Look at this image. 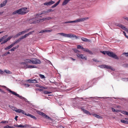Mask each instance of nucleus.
Listing matches in <instances>:
<instances>
[{"label": "nucleus", "instance_id": "nucleus-23", "mask_svg": "<svg viewBox=\"0 0 128 128\" xmlns=\"http://www.w3.org/2000/svg\"><path fill=\"white\" fill-rule=\"evenodd\" d=\"M70 0H64L62 3V5L64 6L66 5Z\"/></svg>", "mask_w": 128, "mask_h": 128}, {"label": "nucleus", "instance_id": "nucleus-12", "mask_svg": "<svg viewBox=\"0 0 128 128\" xmlns=\"http://www.w3.org/2000/svg\"><path fill=\"white\" fill-rule=\"evenodd\" d=\"M29 59H26L24 60V62H20V64L24 65L25 64L26 65L28 63H29V61L28 60Z\"/></svg>", "mask_w": 128, "mask_h": 128}, {"label": "nucleus", "instance_id": "nucleus-39", "mask_svg": "<svg viewBox=\"0 0 128 128\" xmlns=\"http://www.w3.org/2000/svg\"><path fill=\"white\" fill-rule=\"evenodd\" d=\"M20 35H21V34H20V32H19L16 35H15L14 36V38H16L18 37L19 36H20Z\"/></svg>", "mask_w": 128, "mask_h": 128}, {"label": "nucleus", "instance_id": "nucleus-36", "mask_svg": "<svg viewBox=\"0 0 128 128\" xmlns=\"http://www.w3.org/2000/svg\"><path fill=\"white\" fill-rule=\"evenodd\" d=\"M23 85L25 88H28L30 86V85L28 84H23Z\"/></svg>", "mask_w": 128, "mask_h": 128}, {"label": "nucleus", "instance_id": "nucleus-28", "mask_svg": "<svg viewBox=\"0 0 128 128\" xmlns=\"http://www.w3.org/2000/svg\"><path fill=\"white\" fill-rule=\"evenodd\" d=\"M121 122L122 123L126 124H128V121L125 120H120Z\"/></svg>", "mask_w": 128, "mask_h": 128}, {"label": "nucleus", "instance_id": "nucleus-47", "mask_svg": "<svg viewBox=\"0 0 128 128\" xmlns=\"http://www.w3.org/2000/svg\"><path fill=\"white\" fill-rule=\"evenodd\" d=\"M21 40V39L20 38H19L16 41L17 43H18Z\"/></svg>", "mask_w": 128, "mask_h": 128}, {"label": "nucleus", "instance_id": "nucleus-50", "mask_svg": "<svg viewBox=\"0 0 128 128\" xmlns=\"http://www.w3.org/2000/svg\"><path fill=\"white\" fill-rule=\"evenodd\" d=\"M25 115L26 116H29L30 117L32 116V115L31 114H27L26 113V114H25Z\"/></svg>", "mask_w": 128, "mask_h": 128}, {"label": "nucleus", "instance_id": "nucleus-52", "mask_svg": "<svg viewBox=\"0 0 128 128\" xmlns=\"http://www.w3.org/2000/svg\"><path fill=\"white\" fill-rule=\"evenodd\" d=\"M12 36H9L7 38V39L8 41V40H10L12 38Z\"/></svg>", "mask_w": 128, "mask_h": 128}, {"label": "nucleus", "instance_id": "nucleus-41", "mask_svg": "<svg viewBox=\"0 0 128 128\" xmlns=\"http://www.w3.org/2000/svg\"><path fill=\"white\" fill-rule=\"evenodd\" d=\"M4 128H15L14 127H13L10 126H5L4 127Z\"/></svg>", "mask_w": 128, "mask_h": 128}, {"label": "nucleus", "instance_id": "nucleus-63", "mask_svg": "<svg viewBox=\"0 0 128 128\" xmlns=\"http://www.w3.org/2000/svg\"><path fill=\"white\" fill-rule=\"evenodd\" d=\"M18 116H16L15 117L14 119L15 120H17V118H18Z\"/></svg>", "mask_w": 128, "mask_h": 128}, {"label": "nucleus", "instance_id": "nucleus-2", "mask_svg": "<svg viewBox=\"0 0 128 128\" xmlns=\"http://www.w3.org/2000/svg\"><path fill=\"white\" fill-rule=\"evenodd\" d=\"M103 54H107L109 56L114 58L116 60H118L119 58L118 56L112 52L109 51H103L102 52Z\"/></svg>", "mask_w": 128, "mask_h": 128}, {"label": "nucleus", "instance_id": "nucleus-1", "mask_svg": "<svg viewBox=\"0 0 128 128\" xmlns=\"http://www.w3.org/2000/svg\"><path fill=\"white\" fill-rule=\"evenodd\" d=\"M27 8L24 7L21 8L17 10L14 12L12 13L13 15L16 14H19L23 15L26 14L28 12V11L26 10Z\"/></svg>", "mask_w": 128, "mask_h": 128}, {"label": "nucleus", "instance_id": "nucleus-27", "mask_svg": "<svg viewBox=\"0 0 128 128\" xmlns=\"http://www.w3.org/2000/svg\"><path fill=\"white\" fill-rule=\"evenodd\" d=\"M93 116H94L95 117L98 118L102 119V117L101 116H100L99 115H97L96 114H92Z\"/></svg>", "mask_w": 128, "mask_h": 128}, {"label": "nucleus", "instance_id": "nucleus-10", "mask_svg": "<svg viewBox=\"0 0 128 128\" xmlns=\"http://www.w3.org/2000/svg\"><path fill=\"white\" fill-rule=\"evenodd\" d=\"M55 2L54 1L51 0L49 2H46L44 3V4L45 6H48L54 4Z\"/></svg>", "mask_w": 128, "mask_h": 128}, {"label": "nucleus", "instance_id": "nucleus-29", "mask_svg": "<svg viewBox=\"0 0 128 128\" xmlns=\"http://www.w3.org/2000/svg\"><path fill=\"white\" fill-rule=\"evenodd\" d=\"M58 34H59L64 37H66L67 34H65L63 32H61L58 33Z\"/></svg>", "mask_w": 128, "mask_h": 128}, {"label": "nucleus", "instance_id": "nucleus-16", "mask_svg": "<svg viewBox=\"0 0 128 128\" xmlns=\"http://www.w3.org/2000/svg\"><path fill=\"white\" fill-rule=\"evenodd\" d=\"M37 67L34 65H28V64L26 65V68H37Z\"/></svg>", "mask_w": 128, "mask_h": 128}, {"label": "nucleus", "instance_id": "nucleus-4", "mask_svg": "<svg viewBox=\"0 0 128 128\" xmlns=\"http://www.w3.org/2000/svg\"><path fill=\"white\" fill-rule=\"evenodd\" d=\"M36 14L34 15V16L33 18L30 19L28 22L29 23L31 24H35L38 23H39L40 22V20H36L37 19V17Z\"/></svg>", "mask_w": 128, "mask_h": 128}, {"label": "nucleus", "instance_id": "nucleus-37", "mask_svg": "<svg viewBox=\"0 0 128 128\" xmlns=\"http://www.w3.org/2000/svg\"><path fill=\"white\" fill-rule=\"evenodd\" d=\"M77 48L78 49L81 48L83 50L84 48H83L82 46H81L80 45H78L77 46Z\"/></svg>", "mask_w": 128, "mask_h": 128}, {"label": "nucleus", "instance_id": "nucleus-61", "mask_svg": "<svg viewBox=\"0 0 128 128\" xmlns=\"http://www.w3.org/2000/svg\"><path fill=\"white\" fill-rule=\"evenodd\" d=\"M93 60L94 61H95V62H99L97 60H96V59L95 58H93Z\"/></svg>", "mask_w": 128, "mask_h": 128}, {"label": "nucleus", "instance_id": "nucleus-55", "mask_svg": "<svg viewBox=\"0 0 128 128\" xmlns=\"http://www.w3.org/2000/svg\"><path fill=\"white\" fill-rule=\"evenodd\" d=\"M24 38H25L24 37V36H22L21 38H20L21 39V40Z\"/></svg>", "mask_w": 128, "mask_h": 128}, {"label": "nucleus", "instance_id": "nucleus-38", "mask_svg": "<svg viewBox=\"0 0 128 128\" xmlns=\"http://www.w3.org/2000/svg\"><path fill=\"white\" fill-rule=\"evenodd\" d=\"M106 64H103L99 66V67L101 68H105Z\"/></svg>", "mask_w": 128, "mask_h": 128}, {"label": "nucleus", "instance_id": "nucleus-56", "mask_svg": "<svg viewBox=\"0 0 128 128\" xmlns=\"http://www.w3.org/2000/svg\"><path fill=\"white\" fill-rule=\"evenodd\" d=\"M123 18L125 19L126 20H127L128 21V18L126 17H123Z\"/></svg>", "mask_w": 128, "mask_h": 128}, {"label": "nucleus", "instance_id": "nucleus-8", "mask_svg": "<svg viewBox=\"0 0 128 128\" xmlns=\"http://www.w3.org/2000/svg\"><path fill=\"white\" fill-rule=\"evenodd\" d=\"M53 11L54 10L52 9H49L42 11L41 13H40L39 14H36V16H39L42 14H47L49 13L50 12H53Z\"/></svg>", "mask_w": 128, "mask_h": 128}, {"label": "nucleus", "instance_id": "nucleus-7", "mask_svg": "<svg viewBox=\"0 0 128 128\" xmlns=\"http://www.w3.org/2000/svg\"><path fill=\"white\" fill-rule=\"evenodd\" d=\"M36 112L38 114L41 116H42L43 117L46 118V119L51 120H52V119L50 117L48 116L42 112H41L39 111H38L37 110Z\"/></svg>", "mask_w": 128, "mask_h": 128}, {"label": "nucleus", "instance_id": "nucleus-32", "mask_svg": "<svg viewBox=\"0 0 128 128\" xmlns=\"http://www.w3.org/2000/svg\"><path fill=\"white\" fill-rule=\"evenodd\" d=\"M4 72L7 74H11L12 72L9 70H4Z\"/></svg>", "mask_w": 128, "mask_h": 128}, {"label": "nucleus", "instance_id": "nucleus-60", "mask_svg": "<svg viewBox=\"0 0 128 128\" xmlns=\"http://www.w3.org/2000/svg\"><path fill=\"white\" fill-rule=\"evenodd\" d=\"M8 40H7V39H6L4 41V43H6V42H7L8 41Z\"/></svg>", "mask_w": 128, "mask_h": 128}, {"label": "nucleus", "instance_id": "nucleus-48", "mask_svg": "<svg viewBox=\"0 0 128 128\" xmlns=\"http://www.w3.org/2000/svg\"><path fill=\"white\" fill-rule=\"evenodd\" d=\"M123 81L126 82L128 81V78H123L122 80Z\"/></svg>", "mask_w": 128, "mask_h": 128}, {"label": "nucleus", "instance_id": "nucleus-58", "mask_svg": "<svg viewBox=\"0 0 128 128\" xmlns=\"http://www.w3.org/2000/svg\"><path fill=\"white\" fill-rule=\"evenodd\" d=\"M28 36V34H26L24 36L25 38L27 37Z\"/></svg>", "mask_w": 128, "mask_h": 128}, {"label": "nucleus", "instance_id": "nucleus-30", "mask_svg": "<svg viewBox=\"0 0 128 128\" xmlns=\"http://www.w3.org/2000/svg\"><path fill=\"white\" fill-rule=\"evenodd\" d=\"M8 36L7 35H5L4 36H3L0 39V40L1 41V42L3 40H4V39L6 38V37H7Z\"/></svg>", "mask_w": 128, "mask_h": 128}, {"label": "nucleus", "instance_id": "nucleus-19", "mask_svg": "<svg viewBox=\"0 0 128 128\" xmlns=\"http://www.w3.org/2000/svg\"><path fill=\"white\" fill-rule=\"evenodd\" d=\"M52 18L51 17H48L46 18H43L42 19H40V22H42L46 20H48L52 19Z\"/></svg>", "mask_w": 128, "mask_h": 128}, {"label": "nucleus", "instance_id": "nucleus-43", "mask_svg": "<svg viewBox=\"0 0 128 128\" xmlns=\"http://www.w3.org/2000/svg\"><path fill=\"white\" fill-rule=\"evenodd\" d=\"M40 77L42 78H45L44 76L42 74H40Z\"/></svg>", "mask_w": 128, "mask_h": 128}, {"label": "nucleus", "instance_id": "nucleus-34", "mask_svg": "<svg viewBox=\"0 0 128 128\" xmlns=\"http://www.w3.org/2000/svg\"><path fill=\"white\" fill-rule=\"evenodd\" d=\"M59 4L57 2L54 5L52 6L51 7V8H53L56 7L57 6L58 4Z\"/></svg>", "mask_w": 128, "mask_h": 128}, {"label": "nucleus", "instance_id": "nucleus-53", "mask_svg": "<svg viewBox=\"0 0 128 128\" xmlns=\"http://www.w3.org/2000/svg\"><path fill=\"white\" fill-rule=\"evenodd\" d=\"M112 110L113 112H116V110L114 109V108H112Z\"/></svg>", "mask_w": 128, "mask_h": 128}, {"label": "nucleus", "instance_id": "nucleus-54", "mask_svg": "<svg viewBox=\"0 0 128 128\" xmlns=\"http://www.w3.org/2000/svg\"><path fill=\"white\" fill-rule=\"evenodd\" d=\"M74 51L76 52H79V51L76 49H75L74 50Z\"/></svg>", "mask_w": 128, "mask_h": 128}, {"label": "nucleus", "instance_id": "nucleus-46", "mask_svg": "<svg viewBox=\"0 0 128 128\" xmlns=\"http://www.w3.org/2000/svg\"><path fill=\"white\" fill-rule=\"evenodd\" d=\"M21 34H23L26 32L25 30L20 32Z\"/></svg>", "mask_w": 128, "mask_h": 128}, {"label": "nucleus", "instance_id": "nucleus-45", "mask_svg": "<svg viewBox=\"0 0 128 128\" xmlns=\"http://www.w3.org/2000/svg\"><path fill=\"white\" fill-rule=\"evenodd\" d=\"M34 32V31H32L30 32H29L28 33V35L29 36L30 34H32Z\"/></svg>", "mask_w": 128, "mask_h": 128}, {"label": "nucleus", "instance_id": "nucleus-42", "mask_svg": "<svg viewBox=\"0 0 128 128\" xmlns=\"http://www.w3.org/2000/svg\"><path fill=\"white\" fill-rule=\"evenodd\" d=\"M122 54L125 55V56L126 57H128V52H123Z\"/></svg>", "mask_w": 128, "mask_h": 128}, {"label": "nucleus", "instance_id": "nucleus-9", "mask_svg": "<svg viewBox=\"0 0 128 128\" xmlns=\"http://www.w3.org/2000/svg\"><path fill=\"white\" fill-rule=\"evenodd\" d=\"M77 56L78 57L83 59L84 60H86V57L84 56L83 54H77Z\"/></svg>", "mask_w": 128, "mask_h": 128}, {"label": "nucleus", "instance_id": "nucleus-25", "mask_svg": "<svg viewBox=\"0 0 128 128\" xmlns=\"http://www.w3.org/2000/svg\"><path fill=\"white\" fill-rule=\"evenodd\" d=\"M117 26L121 28L124 30L126 28L125 26H124L123 25L121 24H118L117 25Z\"/></svg>", "mask_w": 128, "mask_h": 128}, {"label": "nucleus", "instance_id": "nucleus-40", "mask_svg": "<svg viewBox=\"0 0 128 128\" xmlns=\"http://www.w3.org/2000/svg\"><path fill=\"white\" fill-rule=\"evenodd\" d=\"M44 93L45 94H48L52 93L51 92H48L47 91H45L44 92Z\"/></svg>", "mask_w": 128, "mask_h": 128}, {"label": "nucleus", "instance_id": "nucleus-15", "mask_svg": "<svg viewBox=\"0 0 128 128\" xmlns=\"http://www.w3.org/2000/svg\"><path fill=\"white\" fill-rule=\"evenodd\" d=\"M52 31V30H46L45 29L43 30H42L41 31L39 32V33H44L45 32H50Z\"/></svg>", "mask_w": 128, "mask_h": 128}, {"label": "nucleus", "instance_id": "nucleus-57", "mask_svg": "<svg viewBox=\"0 0 128 128\" xmlns=\"http://www.w3.org/2000/svg\"><path fill=\"white\" fill-rule=\"evenodd\" d=\"M124 30H125L128 33V28H125Z\"/></svg>", "mask_w": 128, "mask_h": 128}, {"label": "nucleus", "instance_id": "nucleus-17", "mask_svg": "<svg viewBox=\"0 0 128 128\" xmlns=\"http://www.w3.org/2000/svg\"><path fill=\"white\" fill-rule=\"evenodd\" d=\"M7 2V0H6L4 1L2 3L0 4V7L1 8L5 6Z\"/></svg>", "mask_w": 128, "mask_h": 128}, {"label": "nucleus", "instance_id": "nucleus-22", "mask_svg": "<svg viewBox=\"0 0 128 128\" xmlns=\"http://www.w3.org/2000/svg\"><path fill=\"white\" fill-rule=\"evenodd\" d=\"M83 51H86V52H88L89 54H92V52L90 51L89 49L87 48H84L82 50Z\"/></svg>", "mask_w": 128, "mask_h": 128}, {"label": "nucleus", "instance_id": "nucleus-11", "mask_svg": "<svg viewBox=\"0 0 128 128\" xmlns=\"http://www.w3.org/2000/svg\"><path fill=\"white\" fill-rule=\"evenodd\" d=\"M66 37L70 38H75L76 39H77L78 38L77 36L76 35L70 34H67Z\"/></svg>", "mask_w": 128, "mask_h": 128}, {"label": "nucleus", "instance_id": "nucleus-13", "mask_svg": "<svg viewBox=\"0 0 128 128\" xmlns=\"http://www.w3.org/2000/svg\"><path fill=\"white\" fill-rule=\"evenodd\" d=\"M27 81L28 82L30 83H38V82L35 79L32 80V79H30L27 80Z\"/></svg>", "mask_w": 128, "mask_h": 128}, {"label": "nucleus", "instance_id": "nucleus-20", "mask_svg": "<svg viewBox=\"0 0 128 128\" xmlns=\"http://www.w3.org/2000/svg\"><path fill=\"white\" fill-rule=\"evenodd\" d=\"M107 69H110L112 70H114V69L112 68L109 66H108L107 65H106L105 68Z\"/></svg>", "mask_w": 128, "mask_h": 128}, {"label": "nucleus", "instance_id": "nucleus-51", "mask_svg": "<svg viewBox=\"0 0 128 128\" xmlns=\"http://www.w3.org/2000/svg\"><path fill=\"white\" fill-rule=\"evenodd\" d=\"M19 46L18 45H17L15 47H13V48H14V49L15 50L18 48Z\"/></svg>", "mask_w": 128, "mask_h": 128}, {"label": "nucleus", "instance_id": "nucleus-33", "mask_svg": "<svg viewBox=\"0 0 128 128\" xmlns=\"http://www.w3.org/2000/svg\"><path fill=\"white\" fill-rule=\"evenodd\" d=\"M121 112L124 114L128 116V112L126 111H123L122 112Z\"/></svg>", "mask_w": 128, "mask_h": 128}, {"label": "nucleus", "instance_id": "nucleus-31", "mask_svg": "<svg viewBox=\"0 0 128 128\" xmlns=\"http://www.w3.org/2000/svg\"><path fill=\"white\" fill-rule=\"evenodd\" d=\"M9 106L10 108L12 110H13L15 111L16 112V110L17 109V108H16L12 106Z\"/></svg>", "mask_w": 128, "mask_h": 128}, {"label": "nucleus", "instance_id": "nucleus-6", "mask_svg": "<svg viewBox=\"0 0 128 128\" xmlns=\"http://www.w3.org/2000/svg\"><path fill=\"white\" fill-rule=\"evenodd\" d=\"M2 86L3 87L5 88L7 90L11 93L13 94L16 96L20 98L21 99H23L24 98L23 97L20 96L19 94H17L16 93V92L11 90H10L9 88L6 87L5 86Z\"/></svg>", "mask_w": 128, "mask_h": 128}, {"label": "nucleus", "instance_id": "nucleus-24", "mask_svg": "<svg viewBox=\"0 0 128 128\" xmlns=\"http://www.w3.org/2000/svg\"><path fill=\"white\" fill-rule=\"evenodd\" d=\"M81 39L84 42H91L90 41L91 40L87 39L85 38H81Z\"/></svg>", "mask_w": 128, "mask_h": 128}, {"label": "nucleus", "instance_id": "nucleus-3", "mask_svg": "<svg viewBox=\"0 0 128 128\" xmlns=\"http://www.w3.org/2000/svg\"><path fill=\"white\" fill-rule=\"evenodd\" d=\"M88 18H82L74 20L67 21L64 22V24L71 23L74 22H78L84 21Z\"/></svg>", "mask_w": 128, "mask_h": 128}, {"label": "nucleus", "instance_id": "nucleus-14", "mask_svg": "<svg viewBox=\"0 0 128 128\" xmlns=\"http://www.w3.org/2000/svg\"><path fill=\"white\" fill-rule=\"evenodd\" d=\"M16 112L19 113H22L23 114H26V112L23 110L20 109H18L17 108Z\"/></svg>", "mask_w": 128, "mask_h": 128}, {"label": "nucleus", "instance_id": "nucleus-64", "mask_svg": "<svg viewBox=\"0 0 128 128\" xmlns=\"http://www.w3.org/2000/svg\"><path fill=\"white\" fill-rule=\"evenodd\" d=\"M32 118H33V119H34L35 120H36V118L35 116H33L32 117Z\"/></svg>", "mask_w": 128, "mask_h": 128}, {"label": "nucleus", "instance_id": "nucleus-5", "mask_svg": "<svg viewBox=\"0 0 128 128\" xmlns=\"http://www.w3.org/2000/svg\"><path fill=\"white\" fill-rule=\"evenodd\" d=\"M29 63L32 64H40L41 63L40 61L38 59L36 58H32L31 59H29Z\"/></svg>", "mask_w": 128, "mask_h": 128}, {"label": "nucleus", "instance_id": "nucleus-18", "mask_svg": "<svg viewBox=\"0 0 128 128\" xmlns=\"http://www.w3.org/2000/svg\"><path fill=\"white\" fill-rule=\"evenodd\" d=\"M81 109L85 114L88 115H90L91 114L87 110L84 109L83 108H81Z\"/></svg>", "mask_w": 128, "mask_h": 128}, {"label": "nucleus", "instance_id": "nucleus-35", "mask_svg": "<svg viewBox=\"0 0 128 128\" xmlns=\"http://www.w3.org/2000/svg\"><path fill=\"white\" fill-rule=\"evenodd\" d=\"M12 47V46H11L10 45L9 46H8V47H7L5 48H4V50H8L9 49H10Z\"/></svg>", "mask_w": 128, "mask_h": 128}, {"label": "nucleus", "instance_id": "nucleus-26", "mask_svg": "<svg viewBox=\"0 0 128 128\" xmlns=\"http://www.w3.org/2000/svg\"><path fill=\"white\" fill-rule=\"evenodd\" d=\"M117 26L121 28L124 30L126 28L125 26H124L123 25L121 24H118L117 25Z\"/></svg>", "mask_w": 128, "mask_h": 128}, {"label": "nucleus", "instance_id": "nucleus-21", "mask_svg": "<svg viewBox=\"0 0 128 128\" xmlns=\"http://www.w3.org/2000/svg\"><path fill=\"white\" fill-rule=\"evenodd\" d=\"M15 126L18 127L24 128L27 127V126H28L27 124H26L24 125L20 124L18 125H17V126Z\"/></svg>", "mask_w": 128, "mask_h": 128}, {"label": "nucleus", "instance_id": "nucleus-44", "mask_svg": "<svg viewBox=\"0 0 128 128\" xmlns=\"http://www.w3.org/2000/svg\"><path fill=\"white\" fill-rule=\"evenodd\" d=\"M1 123H8V122L7 121L4 120L3 121H2L1 122Z\"/></svg>", "mask_w": 128, "mask_h": 128}, {"label": "nucleus", "instance_id": "nucleus-49", "mask_svg": "<svg viewBox=\"0 0 128 128\" xmlns=\"http://www.w3.org/2000/svg\"><path fill=\"white\" fill-rule=\"evenodd\" d=\"M123 33L124 34V35L125 36L128 38V36H127L126 35V33L124 31L123 32Z\"/></svg>", "mask_w": 128, "mask_h": 128}, {"label": "nucleus", "instance_id": "nucleus-59", "mask_svg": "<svg viewBox=\"0 0 128 128\" xmlns=\"http://www.w3.org/2000/svg\"><path fill=\"white\" fill-rule=\"evenodd\" d=\"M15 50L14 49V48L13 47L12 48H11L10 50L11 51H14Z\"/></svg>", "mask_w": 128, "mask_h": 128}, {"label": "nucleus", "instance_id": "nucleus-62", "mask_svg": "<svg viewBox=\"0 0 128 128\" xmlns=\"http://www.w3.org/2000/svg\"><path fill=\"white\" fill-rule=\"evenodd\" d=\"M7 55V54L6 53H5L4 54H3L2 55V56H6V55Z\"/></svg>", "mask_w": 128, "mask_h": 128}]
</instances>
